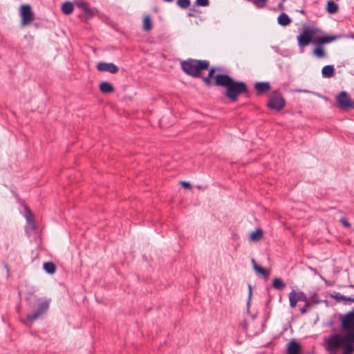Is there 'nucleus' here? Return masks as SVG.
<instances>
[{"label":"nucleus","mask_w":354,"mask_h":354,"mask_svg":"<svg viewBox=\"0 0 354 354\" xmlns=\"http://www.w3.org/2000/svg\"><path fill=\"white\" fill-rule=\"evenodd\" d=\"M84 12L86 19H88L92 18L95 15L97 10L95 8H91L88 7Z\"/></svg>","instance_id":"obj_29"},{"label":"nucleus","mask_w":354,"mask_h":354,"mask_svg":"<svg viewBox=\"0 0 354 354\" xmlns=\"http://www.w3.org/2000/svg\"><path fill=\"white\" fill-rule=\"evenodd\" d=\"M316 40L323 44L324 46L325 44H329L330 42H333L337 39H339L341 37L340 35H327L324 33L322 31V33H317Z\"/></svg>","instance_id":"obj_12"},{"label":"nucleus","mask_w":354,"mask_h":354,"mask_svg":"<svg viewBox=\"0 0 354 354\" xmlns=\"http://www.w3.org/2000/svg\"><path fill=\"white\" fill-rule=\"evenodd\" d=\"M96 67L100 71L109 72L112 74L117 73L119 71V68L113 63L100 62Z\"/></svg>","instance_id":"obj_11"},{"label":"nucleus","mask_w":354,"mask_h":354,"mask_svg":"<svg viewBox=\"0 0 354 354\" xmlns=\"http://www.w3.org/2000/svg\"><path fill=\"white\" fill-rule=\"evenodd\" d=\"M258 95H261L270 89V84L268 82H257L254 84Z\"/></svg>","instance_id":"obj_15"},{"label":"nucleus","mask_w":354,"mask_h":354,"mask_svg":"<svg viewBox=\"0 0 354 354\" xmlns=\"http://www.w3.org/2000/svg\"><path fill=\"white\" fill-rule=\"evenodd\" d=\"M290 306L291 308H295L297 305V303L299 301L297 299V295H296V292L295 290H292L288 294Z\"/></svg>","instance_id":"obj_24"},{"label":"nucleus","mask_w":354,"mask_h":354,"mask_svg":"<svg viewBox=\"0 0 354 354\" xmlns=\"http://www.w3.org/2000/svg\"><path fill=\"white\" fill-rule=\"evenodd\" d=\"M249 2L252 3L257 8H263L266 6V3L268 0H247Z\"/></svg>","instance_id":"obj_28"},{"label":"nucleus","mask_w":354,"mask_h":354,"mask_svg":"<svg viewBox=\"0 0 354 354\" xmlns=\"http://www.w3.org/2000/svg\"><path fill=\"white\" fill-rule=\"evenodd\" d=\"M313 45L315 46L313 50V55L314 56L319 59L326 57V53L324 48L323 44L315 40Z\"/></svg>","instance_id":"obj_14"},{"label":"nucleus","mask_w":354,"mask_h":354,"mask_svg":"<svg viewBox=\"0 0 354 354\" xmlns=\"http://www.w3.org/2000/svg\"><path fill=\"white\" fill-rule=\"evenodd\" d=\"M181 69L187 75L198 78L201 77V72L209 70V62L205 59H196L189 58L180 62Z\"/></svg>","instance_id":"obj_3"},{"label":"nucleus","mask_w":354,"mask_h":354,"mask_svg":"<svg viewBox=\"0 0 354 354\" xmlns=\"http://www.w3.org/2000/svg\"><path fill=\"white\" fill-rule=\"evenodd\" d=\"M308 307H305V306L300 308V312L301 315H304L307 313V308Z\"/></svg>","instance_id":"obj_39"},{"label":"nucleus","mask_w":354,"mask_h":354,"mask_svg":"<svg viewBox=\"0 0 354 354\" xmlns=\"http://www.w3.org/2000/svg\"><path fill=\"white\" fill-rule=\"evenodd\" d=\"M333 297L337 301H341L346 300V296H344V295H341L340 293H337Z\"/></svg>","instance_id":"obj_34"},{"label":"nucleus","mask_w":354,"mask_h":354,"mask_svg":"<svg viewBox=\"0 0 354 354\" xmlns=\"http://www.w3.org/2000/svg\"><path fill=\"white\" fill-rule=\"evenodd\" d=\"M286 286L285 283L280 278H274L272 281V287L278 290H282Z\"/></svg>","instance_id":"obj_25"},{"label":"nucleus","mask_w":354,"mask_h":354,"mask_svg":"<svg viewBox=\"0 0 354 354\" xmlns=\"http://www.w3.org/2000/svg\"><path fill=\"white\" fill-rule=\"evenodd\" d=\"M251 261L253 265V269L258 273L261 274L265 279H267L269 276V272L263 268L261 266H259L257 264L254 259H252Z\"/></svg>","instance_id":"obj_18"},{"label":"nucleus","mask_w":354,"mask_h":354,"mask_svg":"<svg viewBox=\"0 0 354 354\" xmlns=\"http://www.w3.org/2000/svg\"><path fill=\"white\" fill-rule=\"evenodd\" d=\"M283 2L282 1L281 3H279V8L280 9H283Z\"/></svg>","instance_id":"obj_40"},{"label":"nucleus","mask_w":354,"mask_h":354,"mask_svg":"<svg viewBox=\"0 0 354 354\" xmlns=\"http://www.w3.org/2000/svg\"><path fill=\"white\" fill-rule=\"evenodd\" d=\"M317 33H322V30L317 27H304L302 32L297 37L298 46L301 48L310 44H313Z\"/></svg>","instance_id":"obj_4"},{"label":"nucleus","mask_w":354,"mask_h":354,"mask_svg":"<svg viewBox=\"0 0 354 354\" xmlns=\"http://www.w3.org/2000/svg\"><path fill=\"white\" fill-rule=\"evenodd\" d=\"M20 15L21 17V25L27 26L35 19L34 13L30 5H21L20 8Z\"/></svg>","instance_id":"obj_9"},{"label":"nucleus","mask_w":354,"mask_h":354,"mask_svg":"<svg viewBox=\"0 0 354 354\" xmlns=\"http://www.w3.org/2000/svg\"><path fill=\"white\" fill-rule=\"evenodd\" d=\"M335 73V68L333 65L324 66L322 69V76L324 77H330Z\"/></svg>","instance_id":"obj_19"},{"label":"nucleus","mask_w":354,"mask_h":354,"mask_svg":"<svg viewBox=\"0 0 354 354\" xmlns=\"http://www.w3.org/2000/svg\"><path fill=\"white\" fill-rule=\"evenodd\" d=\"M342 330H347V333L354 334V308L344 316L339 315Z\"/></svg>","instance_id":"obj_6"},{"label":"nucleus","mask_w":354,"mask_h":354,"mask_svg":"<svg viewBox=\"0 0 354 354\" xmlns=\"http://www.w3.org/2000/svg\"><path fill=\"white\" fill-rule=\"evenodd\" d=\"M286 104V101L281 94L278 91H274V94L270 97L267 102V106L272 110L281 111Z\"/></svg>","instance_id":"obj_7"},{"label":"nucleus","mask_w":354,"mask_h":354,"mask_svg":"<svg viewBox=\"0 0 354 354\" xmlns=\"http://www.w3.org/2000/svg\"><path fill=\"white\" fill-rule=\"evenodd\" d=\"M286 0H281V1L284 2Z\"/></svg>","instance_id":"obj_43"},{"label":"nucleus","mask_w":354,"mask_h":354,"mask_svg":"<svg viewBox=\"0 0 354 354\" xmlns=\"http://www.w3.org/2000/svg\"><path fill=\"white\" fill-rule=\"evenodd\" d=\"M176 4L180 8L185 9L190 6L191 1L190 0H177Z\"/></svg>","instance_id":"obj_30"},{"label":"nucleus","mask_w":354,"mask_h":354,"mask_svg":"<svg viewBox=\"0 0 354 354\" xmlns=\"http://www.w3.org/2000/svg\"><path fill=\"white\" fill-rule=\"evenodd\" d=\"M195 6H208L209 5V0H196L194 3Z\"/></svg>","instance_id":"obj_31"},{"label":"nucleus","mask_w":354,"mask_h":354,"mask_svg":"<svg viewBox=\"0 0 354 354\" xmlns=\"http://www.w3.org/2000/svg\"><path fill=\"white\" fill-rule=\"evenodd\" d=\"M216 68L211 67L208 75L203 76L202 80L204 84L210 86H221L225 88V96L231 102H236L241 95H248L249 89L245 82L237 81L226 73L214 75Z\"/></svg>","instance_id":"obj_1"},{"label":"nucleus","mask_w":354,"mask_h":354,"mask_svg":"<svg viewBox=\"0 0 354 354\" xmlns=\"http://www.w3.org/2000/svg\"><path fill=\"white\" fill-rule=\"evenodd\" d=\"M344 301L354 302V297H346Z\"/></svg>","instance_id":"obj_38"},{"label":"nucleus","mask_w":354,"mask_h":354,"mask_svg":"<svg viewBox=\"0 0 354 354\" xmlns=\"http://www.w3.org/2000/svg\"><path fill=\"white\" fill-rule=\"evenodd\" d=\"M74 9L73 3L71 1H66L62 6V11L64 15H71Z\"/></svg>","instance_id":"obj_20"},{"label":"nucleus","mask_w":354,"mask_h":354,"mask_svg":"<svg viewBox=\"0 0 354 354\" xmlns=\"http://www.w3.org/2000/svg\"><path fill=\"white\" fill-rule=\"evenodd\" d=\"M335 100L338 107L341 110L354 109V102L352 101L351 97L346 91H341L336 95Z\"/></svg>","instance_id":"obj_8"},{"label":"nucleus","mask_w":354,"mask_h":354,"mask_svg":"<svg viewBox=\"0 0 354 354\" xmlns=\"http://www.w3.org/2000/svg\"><path fill=\"white\" fill-rule=\"evenodd\" d=\"M301 14H304V10H301L299 11Z\"/></svg>","instance_id":"obj_42"},{"label":"nucleus","mask_w":354,"mask_h":354,"mask_svg":"<svg viewBox=\"0 0 354 354\" xmlns=\"http://www.w3.org/2000/svg\"><path fill=\"white\" fill-rule=\"evenodd\" d=\"M24 216L26 220V232L28 233L35 231L37 230V225L31 210L27 206H25Z\"/></svg>","instance_id":"obj_10"},{"label":"nucleus","mask_w":354,"mask_h":354,"mask_svg":"<svg viewBox=\"0 0 354 354\" xmlns=\"http://www.w3.org/2000/svg\"><path fill=\"white\" fill-rule=\"evenodd\" d=\"M286 351L287 354H301V344L296 340L292 339L288 344Z\"/></svg>","instance_id":"obj_13"},{"label":"nucleus","mask_w":354,"mask_h":354,"mask_svg":"<svg viewBox=\"0 0 354 354\" xmlns=\"http://www.w3.org/2000/svg\"><path fill=\"white\" fill-rule=\"evenodd\" d=\"M180 184L183 185V187L185 188H191V185L189 182L187 181H181Z\"/></svg>","instance_id":"obj_37"},{"label":"nucleus","mask_w":354,"mask_h":354,"mask_svg":"<svg viewBox=\"0 0 354 354\" xmlns=\"http://www.w3.org/2000/svg\"><path fill=\"white\" fill-rule=\"evenodd\" d=\"M152 28V23L149 16H146L143 19V29L149 31Z\"/></svg>","instance_id":"obj_27"},{"label":"nucleus","mask_w":354,"mask_h":354,"mask_svg":"<svg viewBox=\"0 0 354 354\" xmlns=\"http://www.w3.org/2000/svg\"><path fill=\"white\" fill-rule=\"evenodd\" d=\"M262 236L263 230L261 229H257L251 233L250 238L252 241H258L262 237Z\"/></svg>","instance_id":"obj_26"},{"label":"nucleus","mask_w":354,"mask_h":354,"mask_svg":"<svg viewBox=\"0 0 354 354\" xmlns=\"http://www.w3.org/2000/svg\"><path fill=\"white\" fill-rule=\"evenodd\" d=\"M50 300L39 299L36 301V308L32 313L28 314L27 320L32 322L41 317L47 312L49 308Z\"/></svg>","instance_id":"obj_5"},{"label":"nucleus","mask_w":354,"mask_h":354,"mask_svg":"<svg viewBox=\"0 0 354 354\" xmlns=\"http://www.w3.org/2000/svg\"><path fill=\"white\" fill-rule=\"evenodd\" d=\"M340 223L342 224L343 226H344L346 227H349L351 226L350 223L345 218H341L340 219Z\"/></svg>","instance_id":"obj_35"},{"label":"nucleus","mask_w":354,"mask_h":354,"mask_svg":"<svg viewBox=\"0 0 354 354\" xmlns=\"http://www.w3.org/2000/svg\"><path fill=\"white\" fill-rule=\"evenodd\" d=\"M296 295H297V299L299 301L305 302V307H310V302L308 301V296L302 291H299L298 292H296Z\"/></svg>","instance_id":"obj_23"},{"label":"nucleus","mask_w":354,"mask_h":354,"mask_svg":"<svg viewBox=\"0 0 354 354\" xmlns=\"http://www.w3.org/2000/svg\"><path fill=\"white\" fill-rule=\"evenodd\" d=\"M76 5L78 8H80V9L83 10L84 11L88 8L89 7L88 3L85 1H77L76 2Z\"/></svg>","instance_id":"obj_32"},{"label":"nucleus","mask_w":354,"mask_h":354,"mask_svg":"<svg viewBox=\"0 0 354 354\" xmlns=\"http://www.w3.org/2000/svg\"><path fill=\"white\" fill-rule=\"evenodd\" d=\"M308 301L310 302V304H318L321 302V300L315 299V297H313V296L308 298Z\"/></svg>","instance_id":"obj_36"},{"label":"nucleus","mask_w":354,"mask_h":354,"mask_svg":"<svg viewBox=\"0 0 354 354\" xmlns=\"http://www.w3.org/2000/svg\"><path fill=\"white\" fill-rule=\"evenodd\" d=\"M99 88L100 91L103 93H110L114 91V87L108 82H102Z\"/></svg>","instance_id":"obj_16"},{"label":"nucleus","mask_w":354,"mask_h":354,"mask_svg":"<svg viewBox=\"0 0 354 354\" xmlns=\"http://www.w3.org/2000/svg\"><path fill=\"white\" fill-rule=\"evenodd\" d=\"M188 16H189V17H194V15L192 13L189 12V13H188Z\"/></svg>","instance_id":"obj_41"},{"label":"nucleus","mask_w":354,"mask_h":354,"mask_svg":"<svg viewBox=\"0 0 354 354\" xmlns=\"http://www.w3.org/2000/svg\"><path fill=\"white\" fill-rule=\"evenodd\" d=\"M43 268L48 274H53L56 272V266L55 263L51 261L45 262Z\"/></svg>","instance_id":"obj_21"},{"label":"nucleus","mask_w":354,"mask_h":354,"mask_svg":"<svg viewBox=\"0 0 354 354\" xmlns=\"http://www.w3.org/2000/svg\"><path fill=\"white\" fill-rule=\"evenodd\" d=\"M248 289H249L248 299V301H247V311L248 312H249V306H250V303L251 298H252V286L250 284H248Z\"/></svg>","instance_id":"obj_33"},{"label":"nucleus","mask_w":354,"mask_h":354,"mask_svg":"<svg viewBox=\"0 0 354 354\" xmlns=\"http://www.w3.org/2000/svg\"><path fill=\"white\" fill-rule=\"evenodd\" d=\"M326 10L330 14H334L338 10V5L333 0L327 1Z\"/></svg>","instance_id":"obj_22"},{"label":"nucleus","mask_w":354,"mask_h":354,"mask_svg":"<svg viewBox=\"0 0 354 354\" xmlns=\"http://www.w3.org/2000/svg\"><path fill=\"white\" fill-rule=\"evenodd\" d=\"M277 22L279 25L286 26L291 23V19L285 12H281L277 18Z\"/></svg>","instance_id":"obj_17"},{"label":"nucleus","mask_w":354,"mask_h":354,"mask_svg":"<svg viewBox=\"0 0 354 354\" xmlns=\"http://www.w3.org/2000/svg\"><path fill=\"white\" fill-rule=\"evenodd\" d=\"M354 334L353 333H333L324 340L325 349L329 354H337L342 348V354H353L354 351Z\"/></svg>","instance_id":"obj_2"}]
</instances>
